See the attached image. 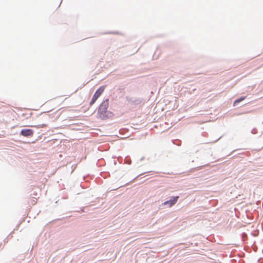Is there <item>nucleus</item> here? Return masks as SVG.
<instances>
[{
  "mask_svg": "<svg viewBox=\"0 0 263 263\" xmlns=\"http://www.w3.org/2000/svg\"><path fill=\"white\" fill-rule=\"evenodd\" d=\"M246 98L245 97H241L237 100H236L234 103V105H235L237 103H238L239 102H240L241 101H242V100H243L245 99Z\"/></svg>",
  "mask_w": 263,
  "mask_h": 263,
  "instance_id": "nucleus-5",
  "label": "nucleus"
},
{
  "mask_svg": "<svg viewBox=\"0 0 263 263\" xmlns=\"http://www.w3.org/2000/svg\"><path fill=\"white\" fill-rule=\"evenodd\" d=\"M105 86H101L95 93L93 97L91 99V102H90V105H92L95 102L97 101L98 98L101 95V94L105 90Z\"/></svg>",
  "mask_w": 263,
  "mask_h": 263,
  "instance_id": "nucleus-2",
  "label": "nucleus"
},
{
  "mask_svg": "<svg viewBox=\"0 0 263 263\" xmlns=\"http://www.w3.org/2000/svg\"><path fill=\"white\" fill-rule=\"evenodd\" d=\"M179 197V196L173 197L170 200L166 201L165 202H164L163 204L164 205L168 204L169 206L171 207L177 202Z\"/></svg>",
  "mask_w": 263,
  "mask_h": 263,
  "instance_id": "nucleus-4",
  "label": "nucleus"
},
{
  "mask_svg": "<svg viewBox=\"0 0 263 263\" xmlns=\"http://www.w3.org/2000/svg\"><path fill=\"white\" fill-rule=\"evenodd\" d=\"M108 107V99L103 102L100 105L98 114L100 118L105 119L108 117L107 108Z\"/></svg>",
  "mask_w": 263,
  "mask_h": 263,
  "instance_id": "nucleus-1",
  "label": "nucleus"
},
{
  "mask_svg": "<svg viewBox=\"0 0 263 263\" xmlns=\"http://www.w3.org/2000/svg\"><path fill=\"white\" fill-rule=\"evenodd\" d=\"M20 134L24 137L31 136L33 134V131L31 129H23Z\"/></svg>",
  "mask_w": 263,
  "mask_h": 263,
  "instance_id": "nucleus-3",
  "label": "nucleus"
}]
</instances>
